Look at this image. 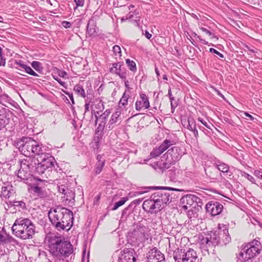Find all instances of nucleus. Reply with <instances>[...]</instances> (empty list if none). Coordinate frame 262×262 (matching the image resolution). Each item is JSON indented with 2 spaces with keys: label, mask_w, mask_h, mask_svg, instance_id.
Here are the masks:
<instances>
[{
  "label": "nucleus",
  "mask_w": 262,
  "mask_h": 262,
  "mask_svg": "<svg viewBox=\"0 0 262 262\" xmlns=\"http://www.w3.org/2000/svg\"><path fill=\"white\" fill-rule=\"evenodd\" d=\"M124 79V85H125V86L126 89H127L128 90H129L130 89V87L129 86V81L127 80H126V78L125 79Z\"/></svg>",
  "instance_id": "obj_61"
},
{
  "label": "nucleus",
  "mask_w": 262,
  "mask_h": 262,
  "mask_svg": "<svg viewBox=\"0 0 262 262\" xmlns=\"http://www.w3.org/2000/svg\"><path fill=\"white\" fill-rule=\"evenodd\" d=\"M200 29L208 35L211 36V38H216V36L214 34L212 33L210 31L208 30L207 29L203 27H201L200 28Z\"/></svg>",
  "instance_id": "obj_50"
},
{
  "label": "nucleus",
  "mask_w": 262,
  "mask_h": 262,
  "mask_svg": "<svg viewBox=\"0 0 262 262\" xmlns=\"http://www.w3.org/2000/svg\"><path fill=\"white\" fill-rule=\"evenodd\" d=\"M58 75L61 77H64L67 75V73L64 71H60Z\"/></svg>",
  "instance_id": "obj_62"
},
{
  "label": "nucleus",
  "mask_w": 262,
  "mask_h": 262,
  "mask_svg": "<svg viewBox=\"0 0 262 262\" xmlns=\"http://www.w3.org/2000/svg\"><path fill=\"white\" fill-rule=\"evenodd\" d=\"M173 255L176 262H195L197 258L196 252L190 248H178Z\"/></svg>",
  "instance_id": "obj_7"
},
{
  "label": "nucleus",
  "mask_w": 262,
  "mask_h": 262,
  "mask_svg": "<svg viewBox=\"0 0 262 262\" xmlns=\"http://www.w3.org/2000/svg\"><path fill=\"white\" fill-rule=\"evenodd\" d=\"M182 124L184 126L186 125L187 128L191 131L196 127L195 121L193 118L188 119L187 121L183 122Z\"/></svg>",
  "instance_id": "obj_30"
},
{
  "label": "nucleus",
  "mask_w": 262,
  "mask_h": 262,
  "mask_svg": "<svg viewBox=\"0 0 262 262\" xmlns=\"http://www.w3.org/2000/svg\"><path fill=\"white\" fill-rule=\"evenodd\" d=\"M32 190L39 196L43 194V190L42 188L38 186H34L32 187Z\"/></svg>",
  "instance_id": "obj_43"
},
{
  "label": "nucleus",
  "mask_w": 262,
  "mask_h": 262,
  "mask_svg": "<svg viewBox=\"0 0 262 262\" xmlns=\"http://www.w3.org/2000/svg\"><path fill=\"white\" fill-rule=\"evenodd\" d=\"M96 19L97 17L93 16L89 20L87 25V33L90 36H95L97 35L96 32Z\"/></svg>",
  "instance_id": "obj_20"
},
{
  "label": "nucleus",
  "mask_w": 262,
  "mask_h": 262,
  "mask_svg": "<svg viewBox=\"0 0 262 262\" xmlns=\"http://www.w3.org/2000/svg\"><path fill=\"white\" fill-rule=\"evenodd\" d=\"M219 238L220 239V245L223 246L228 244L231 241V237L228 232V229L225 227L223 230H220Z\"/></svg>",
  "instance_id": "obj_19"
},
{
  "label": "nucleus",
  "mask_w": 262,
  "mask_h": 262,
  "mask_svg": "<svg viewBox=\"0 0 262 262\" xmlns=\"http://www.w3.org/2000/svg\"><path fill=\"white\" fill-rule=\"evenodd\" d=\"M131 207L132 204H129L127 207L123 210L122 212V218H123L125 215H127L132 212V210L130 209Z\"/></svg>",
  "instance_id": "obj_45"
},
{
  "label": "nucleus",
  "mask_w": 262,
  "mask_h": 262,
  "mask_svg": "<svg viewBox=\"0 0 262 262\" xmlns=\"http://www.w3.org/2000/svg\"><path fill=\"white\" fill-rule=\"evenodd\" d=\"M128 200V198L127 197L122 198L120 201L115 203L112 208V210H115L117 209L119 207L124 205Z\"/></svg>",
  "instance_id": "obj_34"
},
{
  "label": "nucleus",
  "mask_w": 262,
  "mask_h": 262,
  "mask_svg": "<svg viewBox=\"0 0 262 262\" xmlns=\"http://www.w3.org/2000/svg\"><path fill=\"white\" fill-rule=\"evenodd\" d=\"M74 91L79 96L82 98H85L86 95L82 85L79 84H76L74 88Z\"/></svg>",
  "instance_id": "obj_31"
},
{
  "label": "nucleus",
  "mask_w": 262,
  "mask_h": 262,
  "mask_svg": "<svg viewBox=\"0 0 262 262\" xmlns=\"http://www.w3.org/2000/svg\"><path fill=\"white\" fill-rule=\"evenodd\" d=\"M31 66L37 72H40L42 71L43 68L41 66V63L39 61H33L31 63Z\"/></svg>",
  "instance_id": "obj_36"
},
{
  "label": "nucleus",
  "mask_w": 262,
  "mask_h": 262,
  "mask_svg": "<svg viewBox=\"0 0 262 262\" xmlns=\"http://www.w3.org/2000/svg\"><path fill=\"white\" fill-rule=\"evenodd\" d=\"M17 177L19 179L24 180H27L28 179L27 176L24 174V172L23 170L19 169L18 173H17Z\"/></svg>",
  "instance_id": "obj_49"
},
{
  "label": "nucleus",
  "mask_w": 262,
  "mask_h": 262,
  "mask_svg": "<svg viewBox=\"0 0 262 262\" xmlns=\"http://www.w3.org/2000/svg\"><path fill=\"white\" fill-rule=\"evenodd\" d=\"M129 98V91H125L119 101V105H121L122 106H125L126 105H127V103H128V100Z\"/></svg>",
  "instance_id": "obj_29"
},
{
  "label": "nucleus",
  "mask_w": 262,
  "mask_h": 262,
  "mask_svg": "<svg viewBox=\"0 0 262 262\" xmlns=\"http://www.w3.org/2000/svg\"><path fill=\"white\" fill-rule=\"evenodd\" d=\"M49 220L58 231L69 230L73 225V212L64 207L57 206L51 208L48 212Z\"/></svg>",
  "instance_id": "obj_1"
},
{
  "label": "nucleus",
  "mask_w": 262,
  "mask_h": 262,
  "mask_svg": "<svg viewBox=\"0 0 262 262\" xmlns=\"http://www.w3.org/2000/svg\"><path fill=\"white\" fill-rule=\"evenodd\" d=\"M25 66L26 64L21 60H15L14 61V68L19 71H24Z\"/></svg>",
  "instance_id": "obj_33"
},
{
  "label": "nucleus",
  "mask_w": 262,
  "mask_h": 262,
  "mask_svg": "<svg viewBox=\"0 0 262 262\" xmlns=\"http://www.w3.org/2000/svg\"><path fill=\"white\" fill-rule=\"evenodd\" d=\"M97 161L96 162L95 167L94 169V173L95 175L99 174L102 171L105 162V160L100 155H98L97 156Z\"/></svg>",
  "instance_id": "obj_21"
},
{
  "label": "nucleus",
  "mask_w": 262,
  "mask_h": 262,
  "mask_svg": "<svg viewBox=\"0 0 262 262\" xmlns=\"http://www.w3.org/2000/svg\"><path fill=\"white\" fill-rule=\"evenodd\" d=\"M64 198L66 200L69 202L74 200L75 193L72 190H68V191H67L66 192L64 193Z\"/></svg>",
  "instance_id": "obj_35"
},
{
  "label": "nucleus",
  "mask_w": 262,
  "mask_h": 262,
  "mask_svg": "<svg viewBox=\"0 0 262 262\" xmlns=\"http://www.w3.org/2000/svg\"><path fill=\"white\" fill-rule=\"evenodd\" d=\"M143 200V199H138L134 200L130 204H132V206L133 204L135 205H139L140 204Z\"/></svg>",
  "instance_id": "obj_56"
},
{
  "label": "nucleus",
  "mask_w": 262,
  "mask_h": 262,
  "mask_svg": "<svg viewBox=\"0 0 262 262\" xmlns=\"http://www.w3.org/2000/svg\"><path fill=\"white\" fill-rule=\"evenodd\" d=\"M242 176H244V177H245L246 178H247L251 183H252L253 184H255V180L254 178V177H252V176L250 175L248 173L244 172V174Z\"/></svg>",
  "instance_id": "obj_47"
},
{
  "label": "nucleus",
  "mask_w": 262,
  "mask_h": 262,
  "mask_svg": "<svg viewBox=\"0 0 262 262\" xmlns=\"http://www.w3.org/2000/svg\"><path fill=\"white\" fill-rule=\"evenodd\" d=\"M194 199L195 195L194 194L185 195L181 199V203L182 205V208L185 210H187L191 206H194Z\"/></svg>",
  "instance_id": "obj_17"
},
{
  "label": "nucleus",
  "mask_w": 262,
  "mask_h": 262,
  "mask_svg": "<svg viewBox=\"0 0 262 262\" xmlns=\"http://www.w3.org/2000/svg\"><path fill=\"white\" fill-rule=\"evenodd\" d=\"M209 51L211 53H213L217 55H219L221 58H224V55L221 53H220L219 51H217L216 50L213 49V48H210Z\"/></svg>",
  "instance_id": "obj_52"
},
{
  "label": "nucleus",
  "mask_w": 262,
  "mask_h": 262,
  "mask_svg": "<svg viewBox=\"0 0 262 262\" xmlns=\"http://www.w3.org/2000/svg\"><path fill=\"white\" fill-rule=\"evenodd\" d=\"M195 199H194V206H193V207L195 208L196 206L198 207H201L202 206V205H203V202H202V199H200V198L198 197L196 195H195Z\"/></svg>",
  "instance_id": "obj_46"
},
{
  "label": "nucleus",
  "mask_w": 262,
  "mask_h": 262,
  "mask_svg": "<svg viewBox=\"0 0 262 262\" xmlns=\"http://www.w3.org/2000/svg\"><path fill=\"white\" fill-rule=\"evenodd\" d=\"M14 193V190L12 186H3L1 189V197L3 200H6L9 199Z\"/></svg>",
  "instance_id": "obj_22"
},
{
  "label": "nucleus",
  "mask_w": 262,
  "mask_h": 262,
  "mask_svg": "<svg viewBox=\"0 0 262 262\" xmlns=\"http://www.w3.org/2000/svg\"><path fill=\"white\" fill-rule=\"evenodd\" d=\"M32 163V160L30 157L27 159L21 160L20 161L21 168L30 169L31 167H33V166Z\"/></svg>",
  "instance_id": "obj_28"
},
{
  "label": "nucleus",
  "mask_w": 262,
  "mask_h": 262,
  "mask_svg": "<svg viewBox=\"0 0 262 262\" xmlns=\"http://www.w3.org/2000/svg\"><path fill=\"white\" fill-rule=\"evenodd\" d=\"M6 63V59L4 58L3 56L0 57V66H4Z\"/></svg>",
  "instance_id": "obj_59"
},
{
  "label": "nucleus",
  "mask_w": 262,
  "mask_h": 262,
  "mask_svg": "<svg viewBox=\"0 0 262 262\" xmlns=\"http://www.w3.org/2000/svg\"><path fill=\"white\" fill-rule=\"evenodd\" d=\"M150 256L153 257L157 260L162 261L164 259V255L158 249L155 247L149 251Z\"/></svg>",
  "instance_id": "obj_27"
},
{
  "label": "nucleus",
  "mask_w": 262,
  "mask_h": 262,
  "mask_svg": "<svg viewBox=\"0 0 262 262\" xmlns=\"http://www.w3.org/2000/svg\"><path fill=\"white\" fill-rule=\"evenodd\" d=\"M74 2L76 4V7L74 9L78 7H83L84 4V0H74Z\"/></svg>",
  "instance_id": "obj_51"
},
{
  "label": "nucleus",
  "mask_w": 262,
  "mask_h": 262,
  "mask_svg": "<svg viewBox=\"0 0 262 262\" xmlns=\"http://www.w3.org/2000/svg\"><path fill=\"white\" fill-rule=\"evenodd\" d=\"M170 194L165 192H157L150 196L149 199L144 201L143 210L150 213H157L165 207L169 203Z\"/></svg>",
  "instance_id": "obj_3"
},
{
  "label": "nucleus",
  "mask_w": 262,
  "mask_h": 262,
  "mask_svg": "<svg viewBox=\"0 0 262 262\" xmlns=\"http://www.w3.org/2000/svg\"><path fill=\"white\" fill-rule=\"evenodd\" d=\"M173 141L165 139L162 143L158 147L155 148L150 152V156L151 158H156L167 149L170 146L173 144Z\"/></svg>",
  "instance_id": "obj_14"
},
{
  "label": "nucleus",
  "mask_w": 262,
  "mask_h": 262,
  "mask_svg": "<svg viewBox=\"0 0 262 262\" xmlns=\"http://www.w3.org/2000/svg\"><path fill=\"white\" fill-rule=\"evenodd\" d=\"M135 252L133 249H124L122 251L118 259V262H136Z\"/></svg>",
  "instance_id": "obj_12"
},
{
  "label": "nucleus",
  "mask_w": 262,
  "mask_h": 262,
  "mask_svg": "<svg viewBox=\"0 0 262 262\" xmlns=\"http://www.w3.org/2000/svg\"><path fill=\"white\" fill-rule=\"evenodd\" d=\"M92 109H94L95 111L98 112L99 113L102 112L104 109V102L101 98H97L92 101Z\"/></svg>",
  "instance_id": "obj_23"
},
{
  "label": "nucleus",
  "mask_w": 262,
  "mask_h": 262,
  "mask_svg": "<svg viewBox=\"0 0 262 262\" xmlns=\"http://www.w3.org/2000/svg\"><path fill=\"white\" fill-rule=\"evenodd\" d=\"M13 233L23 239L32 237L35 233V226L27 218L20 217L15 220L12 227Z\"/></svg>",
  "instance_id": "obj_5"
},
{
  "label": "nucleus",
  "mask_w": 262,
  "mask_h": 262,
  "mask_svg": "<svg viewBox=\"0 0 262 262\" xmlns=\"http://www.w3.org/2000/svg\"><path fill=\"white\" fill-rule=\"evenodd\" d=\"M123 63L119 62L112 63V67L110 68V72L118 75L121 79H125L126 73L125 68L123 66Z\"/></svg>",
  "instance_id": "obj_15"
},
{
  "label": "nucleus",
  "mask_w": 262,
  "mask_h": 262,
  "mask_svg": "<svg viewBox=\"0 0 262 262\" xmlns=\"http://www.w3.org/2000/svg\"><path fill=\"white\" fill-rule=\"evenodd\" d=\"M40 160L38 159V163L36 167V172L39 174H43L45 171H47L49 168L52 169L54 166L55 163L54 158L49 154H45L42 150V154L38 155Z\"/></svg>",
  "instance_id": "obj_9"
},
{
  "label": "nucleus",
  "mask_w": 262,
  "mask_h": 262,
  "mask_svg": "<svg viewBox=\"0 0 262 262\" xmlns=\"http://www.w3.org/2000/svg\"><path fill=\"white\" fill-rule=\"evenodd\" d=\"M220 239L219 238V234L213 233L210 235V237H206L202 240V247L204 248L206 245L208 246H213L217 245H220Z\"/></svg>",
  "instance_id": "obj_16"
},
{
  "label": "nucleus",
  "mask_w": 262,
  "mask_h": 262,
  "mask_svg": "<svg viewBox=\"0 0 262 262\" xmlns=\"http://www.w3.org/2000/svg\"><path fill=\"white\" fill-rule=\"evenodd\" d=\"M148 228L144 226L139 225L134 228L133 231L129 233V236L132 242L139 245L148 239Z\"/></svg>",
  "instance_id": "obj_8"
},
{
  "label": "nucleus",
  "mask_w": 262,
  "mask_h": 262,
  "mask_svg": "<svg viewBox=\"0 0 262 262\" xmlns=\"http://www.w3.org/2000/svg\"><path fill=\"white\" fill-rule=\"evenodd\" d=\"M118 118L116 117V116H113V115L111 116V118L109 121V122L107 124V127L109 130H111L114 128L113 124L116 123L117 121Z\"/></svg>",
  "instance_id": "obj_40"
},
{
  "label": "nucleus",
  "mask_w": 262,
  "mask_h": 262,
  "mask_svg": "<svg viewBox=\"0 0 262 262\" xmlns=\"http://www.w3.org/2000/svg\"><path fill=\"white\" fill-rule=\"evenodd\" d=\"M64 93L67 95H68V97L70 98V100H71L72 104H75V102H74V99L73 94L72 93L69 92L68 91H64Z\"/></svg>",
  "instance_id": "obj_54"
},
{
  "label": "nucleus",
  "mask_w": 262,
  "mask_h": 262,
  "mask_svg": "<svg viewBox=\"0 0 262 262\" xmlns=\"http://www.w3.org/2000/svg\"><path fill=\"white\" fill-rule=\"evenodd\" d=\"M56 81L60 84L62 86L66 88V83L64 81H62L60 78H58V79H56Z\"/></svg>",
  "instance_id": "obj_60"
},
{
  "label": "nucleus",
  "mask_w": 262,
  "mask_h": 262,
  "mask_svg": "<svg viewBox=\"0 0 262 262\" xmlns=\"http://www.w3.org/2000/svg\"><path fill=\"white\" fill-rule=\"evenodd\" d=\"M62 25L66 28H69L72 26L71 23L67 21H63L62 23Z\"/></svg>",
  "instance_id": "obj_57"
},
{
  "label": "nucleus",
  "mask_w": 262,
  "mask_h": 262,
  "mask_svg": "<svg viewBox=\"0 0 262 262\" xmlns=\"http://www.w3.org/2000/svg\"><path fill=\"white\" fill-rule=\"evenodd\" d=\"M163 158L165 161H163V160H162L161 161L158 162L157 166L160 170L164 171L168 169L171 165L174 164L172 162H171V161L168 158H167L166 157L164 158V156L163 157Z\"/></svg>",
  "instance_id": "obj_25"
},
{
  "label": "nucleus",
  "mask_w": 262,
  "mask_h": 262,
  "mask_svg": "<svg viewBox=\"0 0 262 262\" xmlns=\"http://www.w3.org/2000/svg\"><path fill=\"white\" fill-rule=\"evenodd\" d=\"M126 63L130 71L133 72L136 71L137 68L135 61L130 60L129 59H126Z\"/></svg>",
  "instance_id": "obj_37"
},
{
  "label": "nucleus",
  "mask_w": 262,
  "mask_h": 262,
  "mask_svg": "<svg viewBox=\"0 0 262 262\" xmlns=\"http://www.w3.org/2000/svg\"><path fill=\"white\" fill-rule=\"evenodd\" d=\"M170 104H171V112L173 113L175 110V108L177 106V102H173V100L170 101Z\"/></svg>",
  "instance_id": "obj_58"
},
{
  "label": "nucleus",
  "mask_w": 262,
  "mask_h": 262,
  "mask_svg": "<svg viewBox=\"0 0 262 262\" xmlns=\"http://www.w3.org/2000/svg\"><path fill=\"white\" fill-rule=\"evenodd\" d=\"M144 35L145 37L148 39H150L152 37V34L149 33L147 31H145Z\"/></svg>",
  "instance_id": "obj_63"
},
{
  "label": "nucleus",
  "mask_w": 262,
  "mask_h": 262,
  "mask_svg": "<svg viewBox=\"0 0 262 262\" xmlns=\"http://www.w3.org/2000/svg\"><path fill=\"white\" fill-rule=\"evenodd\" d=\"M24 71L31 75L34 76H38V75L35 73L30 66L27 64L25 66Z\"/></svg>",
  "instance_id": "obj_41"
},
{
  "label": "nucleus",
  "mask_w": 262,
  "mask_h": 262,
  "mask_svg": "<svg viewBox=\"0 0 262 262\" xmlns=\"http://www.w3.org/2000/svg\"><path fill=\"white\" fill-rule=\"evenodd\" d=\"M242 258V262H253V258H245V256H244V253L241 252L240 254Z\"/></svg>",
  "instance_id": "obj_53"
},
{
  "label": "nucleus",
  "mask_w": 262,
  "mask_h": 262,
  "mask_svg": "<svg viewBox=\"0 0 262 262\" xmlns=\"http://www.w3.org/2000/svg\"><path fill=\"white\" fill-rule=\"evenodd\" d=\"M113 51L116 56H121V50L120 47L118 45H115L113 48Z\"/></svg>",
  "instance_id": "obj_44"
},
{
  "label": "nucleus",
  "mask_w": 262,
  "mask_h": 262,
  "mask_svg": "<svg viewBox=\"0 0 262 262\" xmlns=\"http://www.w3.org/2000/svg\"><path fill=\"white\" fill-rule=\"evenodd\" d=\"M145 189L143 191H140L136 192V195H140L145 192H148L151 190L161 189V190H170L173 191H178L176 188H173L169 187H158V186H150L144 188Z\"/></svg>",
  "instance_id": "obj_24"
},
{
  "label": "nucleus",
  "mask_w": 262,
  "mask_h": 262,
  "mask_svg": "<svg viewBox=\"0 0 262 262\" xmlns=\"http://www.w3.org/2000/svg\"><path fill=\"white\" fill-rule=\"evenodd\" d=\"M111 114V111L109 109L106 110L102 114L99 113L94 109H91V117L90 122H94L95 125H97L95 130V134L102 136L103 134L106 123L108 116Z\"/></svg>",
  "instance_id": "obj_6"
},
{
  "label": "nucleus",
  "mask_w": 262,
  "mask_h": 262,
  "mask_svg": "<svg viewBox=\"0 0 262 262\" xmlns=\"http://www.w3.org/2000/svg\"><path fill=\"white\" fill-rule=\"evenodd\" d=\"M14 145L26 157H29L33 154L40 155L42 154V145L32 138L23 137L17 139L14 141Z\"/></svg>",
  "instance_id": "obj_4"
},
{
  "label": "nucleus",
  "mask_w": 262,
  "mask_h": 262,
  "mask_svg": "<svg viewBox=\"0 0 262 262\" xmlns=\"http://www.w3.org/2000/svg\"><path fill=\"white\" fill-rule=\"evenodd\" d=\"M198 121L201 122L204 126L209 129H211V126H213L212 124L207 122L206 120H204L202 118L199 117L198 118Z\"/></svg>",
  "instance_id": "obj_48"
},
{
  "label": "nucleus",
  "mask_w": 262,
  "mask_h": 262,
  "mask_svg": "<svg viewBox=\"0 0 262 262\" xmlns=\"http://www.w3.org/2000/svg\"><path fill=\"white\" fill-rule=\"evenodd\" d=\"M140 100H137L135 103V108L137 111H140L142 108L147 109L149 107V102L146 95L142 93L140 95Z\"/></svg>",
  "instance_id": "obj_18"
},
{
  "label": "nucleus",
  "mask_w": 262,
  "mask_h": 262,
  "mask_svg": "<svg viewBox=\"0 0 262 262\" xmlns=\"http://www.w3.org/2000/svg\"><path fill=\"white\" fill-rule=\"evenodd\" d=\"M206 211L213 216L220 214L223 211V206L220 203L211 201L206 205Z\"/></svg>",
  "instance_id": "obj_13"
},
{
  "label": "nucleus",
  "mask_w": 262,
  "mask_h": 262,
  "mask_svg": "<svg viewBox=\"0 0 262 262\" xmlns=\"http://www.w3.org/2000/svg\"><path fill=\"white\" fill-rule=\"evenodd\" d=\"M244 114H245V116L248 117L250 120H252V121L254 120V117L252 115L249 114V113L245 112V113H244Z\"/></svg>",
  "instance_id": "obj_64"
},
{
  "label": "nucleus",
  "mask_w": 262,
  "mask_h": 262,
  "mask_svg": "<svg viewBox=\"0 0 262 262\" xmlns=\"http://www.w3.org/2000/svg\"><path fill=\"white\" fill-rule=\"evenodd\" d=\"M10 204L14 207H18L21 209L26 208V204L23 201H12L10 202Z\"/></svg>",
  "instance_id": "obj_39"
},
{
  "label": "nucleus",
  "mask_w": 262,
  "mask_h": 262,
  "mask_svg": "<svg viewBox=\"0 0 262 262\" xmlns=\"http://www.w3.org/2000/svg\"><path fill=\"white\" fill-rule=\"evenodd\" d=\"M214 166L223 173H227L229 172V166L228 165L220 161V160L215 161Z\"/></svg>",
  "instance_id": "obj_26"
},
{
  "label": "nucleus",
  "mask_w": 262,
  "mask_h": 262,
  "mask_svg": "<svg viewBox=\"0 0 262 262\" xmlns=\"http://www.w3.org/2000/svg\"><path fill=\"white\" fill-rule=\"evenodd\" d=\"M14 241V239L9 235H7L6 233L4 235L2 233V240H1L0 243L2 244L11 243Z\"/></svg>",
  "instance_id": "obj_32"
},
{
  "label": "nucleus",
  "mask_w": 262,
  "mask_h": 262,
  "mask_svg": "<svg viewBox=\"0 0 262 262\" xmlns=\"http://www.w3.org/2000/svg\"><path fill=\"white\" fill-rule=\"evenodd\" d=\"M91 98L90 99V97H87L86 99H85V103L84 104V115H85V114L88 112L90 111V103H92Z\"/></svg>",
  "instance_id": "obj_42"
},
{
  "label": "nucleus",
  "mask_w": 262,
  "mask_h": 262,
  "mask_svg": "<svg viewBox=\"0 0 262 262\" xmlns=\"http://www.w3.org/2000/svg\"><path fill=\"white\" fill-rule=\"evenodd\" d=\"M254 174L256 177L260 179L261 176L262 175V169H260V170H254Z\"/></svg>",
  "instance_id": "obj_55"
},
{
  "label": "nucleus",
  "mask_w": 262,
  "mask_h": 262,
  "mask_svg": "<svg viewBox=\"0 0 262 262\" xmlns=\"http://www.w3.org/2000/svg\"><path fill=\"white\" fill-rule=\"evenodd\" d=\"M61 183V182H58V183L57 184V188L58 189V192L60 193H62V194H64L67 191H68V189L67 188V187L65 186L64 184Z\"/></svg>",
  "instance_id": "obj_38"
},
{
  "label": "nucleus",
  "mask_w": 262,
  "mask_h": 262,
  "mask_svg": "<svg viewBox=\"0 0 262 262\" xmlns=\"http://www.w3.org/2000/svg\"><path fill=\"white\" fill-rule=\"evenodd\" d=\"M182 150L180 148L173 146L169 149L164 155V158H168L174 164L179 161L182 157Z\"/></svg>",
  "instance_id": "obj_11"
},
{
  "label": "nucleus",
  "mask_w": 262,
  "mask_h": 262,
  "mask_svg": "<svg viewBox=\"0 0 262 262\" xmlns=\"http://www.w3.org/2000/svg\"><path fill=\"white\" fill-rule=\"evenodd\" d=\"M261 245L257 241H253L249 243L244 249V255L245 258H253L258 254L261 251Z\"/></svg>",
  "instance_id": "obj_10"
},
{
  "label": "nucleus",
  "mask_w": 262,
  "mask_h": 262,
  "mask_svg": "<svg viewBox=\"0 0 262 262\" xmlns=\"http://www.w3.org/2000/svg\"><path fill=\"white\" fill-rule=\"evenodd\" d=\"M46 240L49 251L54 257H67L74 252L73 245L61 237L48 235L46 237Z\"/></svg>",
  "instance_id": "obj_2"
}]
</instances>
